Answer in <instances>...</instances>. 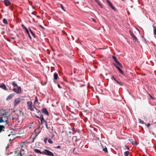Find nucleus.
Listing matches in <instances>:
<instances>
[{
    "label": "nucleus",
    "instance_id": "obj_1",
    "mask_svg": "<svg viewBox=\"0 0 156 156\" xmlns=\"http://www.w3.org/2000/svg\"><path fill=\"white\" fill-rule=\"evenodd\" d=\"M43 154L49 156H54L52 152L47 149H45L44 151H43Z\"/></svg>",
    "mask_w": 156,
    "mask_h": 156
},
{
    "label": "nucleus",
    "instance_id": "obj_2",
    "mask_svg": "<svg viewBox=\"0 0 156 156\" xmlns=\"http://www.w3.org/2000/svg\"><path fill=\"white\" fill-rule=\"evenodd\" d=\"M28 106V109L31 111H34V109L32 106V103L31 101H28L27 102Z\"/></svg>",
    "mask_w": 156,
    "mask_h": 156
},
{
    "label": "nucleus",
    "instance_id": "obj_3",
    "mask_svg": "<svg viewBox=\"0 0 156 156\" xmlns=\"http://www.w3.org/2000/svg\"><path fill=\"white\" fill-rule=\"evenodd\" d=\"M17 88V89L16 88H14L12 89V90L14 92L16 93V94H20L21 91V87H18Z\"/></svg>",
    "mask_w": 156,
    "mask_h": 156
},
{
    "label": "nucleus",
    "instance_id": "obj_4",
    "mask_svg": "<svg viewBox=\"0 0 156 156\" xmlns=\"http://www.w3.org/2000/svg\"><path fill=\"white\" fill-rule=\"evenodd\" d=\"M1 115L3 116L2 117V118H3V117L5 119V120L6 124H8V122L7 121V120H8V117L7 116V115L5 112H4V113L1 114Z\"/></svg>",
    "mask_w": 156,
    "mask_h": 156
},
{
    "label": "nucleus",
    "instance_id": "obj_5",
    "mask_svg": "<svg viewBox=\"0 0 156 156\" xmlns=\"http://www.w3.org/2000/svg\"><path fill=\"white\" fill-rule=\"evenodd\" d=\"M41 112L47 115H48L49 114L46 109L45 108H43L41 110Z\"/></svg>",
    "mask_w": 156,
    "mask_h": 156
},
{
    "label": "nucleus",
    "instance_id": "obj_6",
    "mask_svg": "<svg viewBox=\"0 0 156 156\" xmlns=\"http://www.w3.org/2000/svg\"><path fill=\"white\" fill-rule=\"evenodd\" d=\"M20 102V98H17L15 99L14 101L15 106H17Z\"/></svg>",
    "mask_w": 156,
    "mask_h": 156
},
{
    "label": "nucleus",
    "instance_id": "obj_7",
    "mask_svg": "<svg viewBox=\"0 0 156 156\" xmlns=\"http://www.w3.org/2000/svg\"><path fill=\"white\" fill-rule=\"evenodd\" d=\"M129 141L133 145L136 146L137 144L135 140L134 139H129Z\"/></svg>",
    "mask_w": 156,
    "mask_h": 156
},
{
    "label": "nucleus",
    "instance_id": "obj_8",
    "mask_svg": "<svg viewBox=\"0 0 156 156\" xmlns=\"http://www.w3.org/2000/svg\"><path fill=\"white\" fill-rule=\"evenodd\" d=\"M36 117L37 118H39L41 119V124H42L43 122H45V120L44 119L43 115H40V116H36Z\"/></svg>",
    "mask_w": 156,
    "mask_h": 156
},
{
    "label": "nucleus",
    "instance_id": "obj_9",
    "mask_svg": "<svg viewBox=\"0 0 156 156\" xmlns=\"http://www.w3.org/2000/svg\"><path fill=\"white\" fill-rule=\"evenodd\" d=\"M40 128V126H39L37 129H35L34 130V131L36 133H37V134L36 135L35 137L33 140V142L34 141V139L37 136H38V135L40 133V131H39L38 130Z\"/></svg>",
    "mask_w": 156,
    "mask_h": 156
},
{
    "label": "nucleus",
    "instance_id": "obj_10",
    "mask_svg": "<svg viewBox=\"0 0 156 156\" xmlns=\"http://www.w3.org/2000/svg\"><path fill=\"white\" fill-rule=\"evenodd\" d=\"M14 95V94H10L6 98V100L8 101L11 99Z\"/></svg>",
    "mask_w": 156,
    "mask_h": 156
},
{
    "label": "nucleus",
    "instance_id": "obj_11",
    "mask_svg": "<svg viewBox=\"0 0 156 156\" xmlns=\"http://www.w3.org/2000/svg\"><path fill=\"white\" fill-rule=\"evenodd\" d=\"M4 2L6 6H8L11 4L9 0H4Z\"/></svg>",
    "mask_w": 156,
    "mask_h": 156
},
{
    "label": "nucleus",
    "instance_id": "obj_12",
    "mask_svg": "<svg viewBox=\"0 0 156 156\" xmlns=\"http://www.w3.org/2000/svg\"><path fill=\"white\" fill-rule=\"evenodd\" d=\"M0 87L5 90H7V87L4 83H2V85H0Z\"/></svg>",
    "mask_w": 156,
    "mask_h": 156
},
{
    "label": "nucleus",
    "instance_id": "obj_13",
    "mask_svg": "<svg viewBox=\"0 0 156 156\" xmlns=\"http://www.w3.org/2000/svg\"><path fill=\"white\" fill-rule=\"evenodd\" d=\"M116 68L118 70L119 72L122 74H124V73L121 69L116 65H114Z\"/></svg>",
    "mask_w": 156,
    "mask_h": 156
},
{
    "label": "nucleus",
    "instance_id": "obj_14",
    "mask_svg": "<svg viewBox=\"0 0 156 156\" xmlns=\"http://www.w3.org/2000/svg\"><path fill=\"white\" fill-rule=\"evenodd\" d=\"M34 151L37 153H40L41 154H43V151L41 152L39 150L37 149H34Z\"/></svg>",
    "mask_w": 156,
    "mask_h": 156
},
{
    "label": "nucleus",
    "instance_id": "obj_15",
    "mask_svg": "<svg viewBox=\"0 0 156 156\" xmlns=\"http://www.w3.org/2000/svg\"><path fill=\"white\" fill-rule=\"evenodd\" d=\"M54 79L55 80H57L58 78V75L56 73H54Z\"/></svg>",
    "mask_w": 156,
    "mask_h": 156
},
{
    "label": "nucleus",
    "instance_id": "obj_16",
    "mask_svg": "<svg viewBox=\"0 0 156 156\" xmlns=\"http://www.w3.org/2000/svg\"><path fill=\"white\" fill-rule=\"evenodd\" d=\"M12 85L14 87H19L17 83H16L15 81H13L12 83Z\"/></svg>",
    "mask_w": 156,
    "mask_h": 156
},
{
    "label": "nucleus",
    "instance_id": "obj_17",
    "mask_svg": "<svg viewBox=\"0 0 156 156\" xmlns=\"http://www.w3.org/2000/svg\"><path fill=\"white\" fill-rule=\"evenodd\" d=\"M131 37H132V38L135 41H136L137 42H138V40L137 38V37L135 36L134 35L132 36Z\"/></svg>",
    "mask_w": 156,
    "mask_h": 156
},
{
    "label": "nucleus",
    "instance_id": "obj_18",
    "mask_svg": "<svg viewBox=\"0 0 156 156\" xmlns=\"http://www.w3.org/2000/svg\"><path fill=\"white\" fill-rule=\"evenodd\" d=\"M129 152L128 151H126L124 153V154L125 156H129Z\"/></svg>",
    "mask_w": 156,
    "mask_h": 156
},
{
    "label": "nucleus",
    "instance_id": "obj_19",
    "mask_svg": "<svg viewBox=\"0 0 156 156\" xmlns=\"http://www.w3.org/2000/svg\"><path fill=\"white\" fill-rule=\"evenodd\" d=\"M29 30L31 34L32 35L34 36V38H35L36 37V35H35V34L33 32V31L30 29H29Z\"/></svg>",
    "mask_w": 156,
    "mask_h": 156
},
{
    "label": "nucleus",
    "instance_id": "obj_20",
    "mask_svg": "<svg viewBox=\"0 0 156 156\" xmlns=\"http://www.w3.org/2000/svg\"><path fill=\"white\" fill-rule=\"evenodd\" d=\"M25 31H26V32L28 34V35L29 37V38H30V39H32L31 37L29 34V33L28 30V29L26 30H25Z\"/></svg>",
    "mask_w": 156,
    "mask_h": 156
},
{
    "label": "nucleus",
    "instance_id": "obj_21",
    "mask_svg": "<svg viewBox=\"0 0 156 156\" xmlns=\"http://www.w3.org/2000/svg\"><path fill=\"white\" fill-rule=\"evenodd\" d=\"M103 150L105 152L108 153V151L106 147H105V148H103Z\"/></svg>",
    "mask_w": 156,
    "mask_h": 156
},
{
    "label": "nucleus",
    "instance_id": "obj_22",
    "mask_svg": "<svg viewBox=\"0 0 156 156\" xmlns=\"http://www.w3.org/2000/svg\"><path fill=\"white\" fill-rule=\"evenodd\" d=\"M112 58L116 63L118 61V60L117 59L116 57L115 56L113 55L112 56Z\"/></svg>",
    "mask_w": 156,
    "mask_h": 156
},
{
    "label": "nucleus",
    "instance_id": "obj_23",
    "mask_svg": "<svg viewBox=\"0 0 156 156\" xmlns=\"http://www.w3.org/2000/svg\"><path fill=\"white\" fill-rule=\"evenodd\" d=\"M3 23L5 24H7L8 23V22L6 19L5 18H4L3 20Z\"/></svg>",
    "mask_w": 156,
    "mask_h": 156
},
{
    "label": "nucleus",
    "instance_id": "obj_24",
    "mask_svg": "<svg viewBox=\"0 0 156 156\" xmlns=\"http://www.w3.org/2000/svg\"><path fill=\"white\" fill-rule=\"evenodd\" d=\"M154 28V34L156 35V28L154 26H153Z\"/></svg>",
    "mask_w": 156,
    "mask_h": 156
},
{
    "label": "nucleus",
    "instance_id": "obj_25",
    "mask_svg": "<svg viewBox=\"0 0 156 156\" xmlns=\"http://www.w3.org/2000/svg\"><path fill=\"white\" fill-rule=\"evenodd\" d=\"M5 127L3 125L0 126V133L2 131V129H4Z\"/></svg>",
    "mask_w": 156,
    "mask_h": 156
},
{
    "label": "nucleus",
    "instance_id": "obj_26",
    "mask_svg": "<svg viewBox=\"0 0 156 156\" xmlns=\"http://www.w3.org/2000/svg\"><path fill=\"white\" fill-rule=\"evenodd\" d=\"M121 67H122V66L118 61L116 63Z\"/></svg>",
    "mask_w": 156,
    "mask_h": 156
},
{
    "label": "nucleus",
    "instance_id": "obj_27",
    "mask_svg": "<svg viewBox=\"0 0 156 156\" xmlns=\"http://www.w3.org/2000/svg\"><path fill=\"white\" fill-rule=\"evenodd\" d=\"M60 7H61L62 9L64 11H65V10L64 9L63 5L62 4H60Z\"/></svg>",
    "mask_w": 156,
    "mask_h": 156
},
{
    "label": "nucleus",
    "instance_id": "obj_28",
    "mask_svg": "<svg viewBox=\"0 0 156 156\" xmlns=\"http://www.w3.org/2000/svg\"><path fill=\"white\" fill-rule=\"evenodd\" d=\"M118 84H119L120 85L122 86V84L120 82L118 81L117 80H116L115 81Z\"/></svg>",
    "mask_w": 156,
    "mask_h": 156
},
{
    "label": "nucleus",
    "instance_id": "obj_29",
    "mask_svg": "<svg viewBox=\"0 0 156 156\" xmlns=\"http://www.w3.org/2000/svg\"><path fill=\"white\" fill-rule=\"evenodd\" d=\"M106 1L109 6L112 5L111 3L109 0H106Z\"/></svg>",
    "mask_w": 156,
    "mask_h": 156
},
{
    "label": "nucleus",
    "instance_id": "obj_30",
    "mask_svg": "<svg viewBox=\"0 0 156 156\" xmlns=\"http://www.w3.org/2000/svg\"><path fill=\"white\" fill-rule=\"evenodd\" d=\"M48 138L47 137H45L44 138V143L46 144L47 142V140H48Z\"/></svg>",
    "mask_w": 156,
    "mask_h": 156
},
{
    "label": "nucleus",
    "instance_id": "obj_31",
    "mask_svg": "<svg viewBox=\"0 0 156 156\" xmlns=\"http://www.w3.org/2000/svg\"><path fill=\"white\" fill-rule=\"evenodd\" d=\"M138 120L140 123H142V124H144V122L143 121H142L140 119H139Z\"/></svg>",
    "mask_w": 156,
    "mask_h": 156
},
{
    "label": "nucleus",
    "instance_id": "obj_32",
    "mask_svg": "<svg viewBox=\"0 0 156 156\" xmlns=\"http://www.w3.org/2000/svg\"><path fill=\"white\" fill-rule=\"evenodd\" d=\"M110 6L111 8L113 10H115V9H116L115 8V7H114V6H113L112 5H110Z\"/></svg>",
    "mask_w": 156,
    "mask_h": 156
},
{
    "label": "nucleus",
    "instance_id": "obj_33",
    "mask_svg": "<svg viewBox=\"0 0 156 156\" xmlns=\"http://www.w3.org/2000/svg\"><path fill=\"white\" fill-rule=\"evenodd\" d=\"M129 33H130V34L131 35V37L134 34H133V32L131 31L130 30L129 31Z\"/></svg>",
    "mask_w": 156,
    "mask_h": 156
},
{
    "label": "nucleus",
    "instance_id": "obj_34",
    "mask_svg": "<svg viewBox=\"0 0 156 156\" xmlns=\"http://www.w3.org/2000/svg\"><path fill=\"white\" fill-rule=\"evenodd\" d=\"M5 122V121L3 119H2V117H1L0 119V123L3 122Z\"/></svg>",
    "mask_w": 156,
    "mask_h": 156
},
{
    "label": "nucleus",
    "instance_id": "obj_35",
    "mask_svg": "<svg viewBox=\"0 0 156 156\" xmlns=\"http://www.w3.org/2000/svg\"><path fill=\"white\" fill-rule=\"evenodd\" d=\"M48 142L49 143L51 144H52L53 143V141L50 139L48 140Z\"/></svg>",
    "mask_w": 156,
    "mask_h": 156
},
{
    "label": "nucleus",
    "instance_id": "obj_36",
    "mask_svg": "<svg viewBox=\"0 0 156 156\" xmlns=\"http://www.w3.org/2000/svg\"><path fill=\"white\" fill-rule=\"evenodd\" d=\"M21 26L25 29V30H26L28 29L23 24H22Z\"/></svg>",
    "mask_w": 156,
    "mask_h": 156
},
{
    "label": "nucleus",
    "instance_id": "obj_37",
    "mask_svg": "<svg viewBox=\"0 0 156 156\" xmlns=\"http://www.w3.org/2000/svg\"><path fill=\"white\" fill-rule=\"evenodd\" d=\"M45 123V124L46 125V126L47 129H48V127L47 124V123L46 121L45 120V122H43V123Z\"/></svg>",
    "mask_w": 156,
    "mask_h": 156
},
{
    "label": "nucleus",
    "instance_id": "obj_38",
    "mask_svg": "<svg viewBox=\"0 0 156 156\" xmlns=\"http://www.w3.org/2000/svg\"><path fill=\"white\" fill-rule=\"evenodd\" d=\"M97 3H98L99 5H100V4L99 2V0H94Z\"/></svg>",
    "mask_w": 156,
    "mask_h": 156
},
{
    "label": "nucleus",
    "instance_id": "obj_39",
    "mask_svg": "<svg viewBox=\"0 0 156 156\" xmlns=\"http://www.w3.org/2000/svg\"><path fill=\"white\" fill-rule=\"evenodd\" d=\"M26 142H24L23 144H22L20 145V146L21 147H24V145L25 144Z\"/></svg>",
    "mask_w": 156,
    "mask_h": 156
},
{
    "label": "nucleus",
    "instance_id": "obj_40",
    "mask_svg": "<svg viewBox=\"0 0 156 156\" xmlns=\"http://www.w3.org/2000/svg\"><path fill=\"white\" fill-rule=\"evenodd\" d=\"M125 147L128 150H129V148L128 146L127 145H125Z\"/></svg>",
    "mask_w": 156,
    "mask_h": 156
},
{
    "label": "nucleus",
    "instance_id": "obj_41",
    "mask_svg": "<svg viewBox=\"0 0 156 156\" xmlns=\"http://www.w3.org/2000/svg\"><path fill=\"white\" fill-rule=\"evenodd\" d=\"M38 101V99L37 98V97L36 96L35 97V99L34 102H35L37 101Z\"/></svg>",
    "mask_w": 156,
    "mask_h": 156
},
{
    "label": "nucleus",
    "instance_id": "obj_42",
    "mask_svg": "<svg viewBox=\"0 0 156 156\" xmlns=\"http://www.w3.org/2000/svg\"><path fill=\"white\" fill-rule=\"evenodd\" d=\"M58 87L59 88H62V87H61L60 85L59 84H58Z\"/></svg>",
    "mask_w": 156,
    "mask_h": 156
},
{
    "label": "nucleus",
    "instance_id": "obj_43",
    "mask_svg": "<svg viewBox=\"0 0 156 156\" xmlns=\"http://www.w3.org/2000/svg\"><path fill=\"white\" fill-rule=\"evenodd\" d=\"M61 148V146H58L56 147V148H57V149H59V148Z\"/></svg>",
    "mask_w": 156,
    "mask_h": 156
},
{
    "label": "nucleus",
    "instance_id": "obj_44",
    "mask_svg": "<svg viewBox=\"0 0 156 156\" xmlns=\"http://www.w3.org/2000/svg\"><path fill=\"white\" fill-rule=\"evenodd\" d=\"M147 127H149L150 126V124L148 123L147 124Z\"/></svg>",
    "mask_w": 156,
    "mask_h": 156
},
{
    "label": "nucleus",
    "instance_id": "obj_45",
    "mask_svg": "<svg viewBox=\"0 0 156 156\" xmlns=\"http://www.w3.org/2000/svg\"><path fill=\"white\" fill-rule=\"evenodd\" d=\"M149 96L152 99H154V98L150 94H149Z\"/></svg>",
    "mask_w": 156,
    "mask_h": 156
},
{
    "label": "nucleus",
    "instance_id": "obj_46",
    "mask_svg": "<svg viewBox=\"0 0 156 156\" xmlns=\"http://www.w3.org/2000/svg\"><path fill=\"white\" fill-rule=\"evenodd\" d=\"M112 78L115 81L116 80V79L115 78V77L113 76H112Z\"/></svg>",
    "mask_w": 156,
    "mask_h": 156
},
{
    "label": "nucleus",
    "instance_id": "obj_47",
    "mask_svg": "<svg viewBox=\"0 0 156 156\" xmlns=\"http://www.w3.org/2000/svg\"><path fill=\"white\" fill-rule=\"evenodd\" d=\"M101 147L102 148V149H103V148H105V147H103V146L102 145H101Z\"/></svg>",
    "mask_w": 156,
    "mask_h": 156
},
{
    "label": "nucleus",
    "instance_id": "obj_48",
    "mask_svg": "<svg viewBox=\"0 0 156 156\" xmlns=\"http://www.w3.org/2000/svg\"><path fill=\"white\" fill-rule=\"evenodd\" d=\"M40 26L41 27L42 29H44V28L41 25H40Z\"/></svg>",
    "mask_w": 156,
    "mask_h": 156
},
{
    "label": "nucleus",
    "instance_id": "obj_49",
    "mask_svg": "<svg viewBox=\"0 0 156 156\" xmlns=\"http://www.w3.org/2000/svg\"><path fill=\"white\" fill-rule=\"evenodd\" d=\"M93 20L95 22V19H93Z\"/></svg>",
    "mask_w": 156,
    "mask_h": 156
},
{
    "label": "nucleus",
    "instance_id": "obj_50",
    "mask_svg": "<svg viewBox=\"0 0 156 156\" xmlns=\"http://www.w3.org/2000/svg\"><path fill=\"white\" fill-rule=\"evenodd\" d=\"M31 125H30V126H29V127L30 128H31Z\"/></svg>",
    "mask_w": 156,
    "mask_h": 156
},
{
    "label": "nucleus",
    "instance_id": "obj_51",
    "mask_svg": "<svg viewBox=\"0 0 156 156\" xmlns=\"http://www.w3.org/2000/svg\"><path fill=\"white\" fill-rule=\"evenodd\" d=\"M75 148L73 149V151H74L75 150Z\"/></svg>",
    "mask_w": 156,
    "mask_h": 156
},
{
    "label": "nucleus",
    "instance_id": "obj_52",
    "mask_svg": "<svg viewBox=\"0 0 156 156\" xmlns=\"http://www.w3.org/2000/svg\"><path fill=\"white\" fill-rule=\"evenodd\" d=\"M12 38L13 39H15V38H13V37H12Z\"/></svg>",
    "mask_w": 156,
    "mask_h": 156
},
{
    "label": "nucleus",
    "instance_id": "obj_53",
    "mask_svg": "<svg viewBox=\"0 0 156 156\" xmlns=\"http://www.w3.org/2000/svg\"><path fill=\"white\" fill-rule=\"evenodd\" d=\"M9 146H7V147H6V148H7Z\"/></svg>",
    "mask_w": 156,
    "mask_h": 156
},
{
    "label": "nucleus",
    "instance_id": "obj_54",
    "mask_svg": "<svg viewBox=\"0 0 156 156\" xmlns=\"http://www.w3.org/2000/svg\"><path fill=\"white\" fill-rule=\"evenodd\" d=\"M17 156H19V155H17Z\"/></svg>",
    "mask_w": 156,
    "mask_h": 156
}]
</instances>
